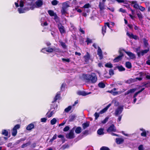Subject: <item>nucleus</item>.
Wrapping results in <instances>:
<instances>
[{
    "mask_svg": "<svg viewBox=\"0 0 150 150\" xmlns=\"http://www.w3.org/2000/svg\"><path fill=\"white\" fill-rule=\"evenodd\" d=\"M24 4L29 6V7H25L24 8H19L18 11L20 13H25L26 11H28L30 9H33L31 6L33 4V1L30 0H21L20 2L19 6L21 7H23Z\"/></svg>",
    "mask_w": 150,
    "mask_h": 150,
    "instance_id": "obj_1",
    "label": "nucleus"
},
{
    "mask_svg": "<svg viewBox=\"0 0 150 150\" xmlns=\"http://www.w3.org/2000/svg\"><path fill=\"white\" fill-rule=\"evenodd\" d=\"M83 77L84 79L92 83H95L97 80V77L94 73H92L91 74H83Z\"/></svg>",
    "mask_w": 150,
    "mask_h": 150,
    "instance_id": "obj_2",
    "label": "nucleus"
},
{
    "mask_svg": "<svg viewBox=\"0 0 150 150\" xmlns=\"http://www.w3.org/2000/svg\"><path fill=\"white\" fill-rule=\"evenodd\" d=\"M122 51H124L131 59H134L135 58V54L132 52L126 51L124 49H123L122 50H120L119 51L120 54V55L115 58L113 60L115 62H118L121 59L122 57L123 56V54L122 52Z\"/></svg>",
    "mask_w": 150,
    "mask_h": 150,
    "instance_id": "obj_3",
    "label": "nucleus"
},
{
    "mask_svg": "<svg viewBox=\"0 0 150 150\" xmlns=\"http://www.w3.org/2000/svg\"><path fill=\"white\" fill-rule=\"evenodd\" d=\"M123 106H119L116 109L115 112V115L116 116H118L122 112L123 110Z\"/></svg>",
    "mask_w": 150,
    "mask_h": 150,
    "instance_id": "obj_4",
    "label": "nucleus"
},
{
    "mask_svg": "<svg viewBox=\"0 0 150 150\" xmlns=\"http://www.w3.org/2000/svg\"><path fill=\"white\" fill-rule=\"evenodd\" d=\"M106 0H102L99 2L98 5L100 10L102 11L105 9V3Z\"/></svg>",
    "mask_w": 150,
    "mask_h": 150,
    "instance_id": "obj_5",
    "label": "nucleus"
},
{
    "mask_svg": "<svg viewBox=\"0 0 150 150\" xmlns=\"http://www.w3.org/2000/svg\"><path fill=\"white\" fill-rule=\"evenodd\" d=\"M74 130L72 129L71 130L69 133L66 134V137L69 139H71L74 138Z\"/></svg>",
    "mask_w": 150,
    "mask_h": 150,
    "instance_id": "obj_6",
    "label": "nucleus"
},
{
    "mask_svg": "<svg viewBox=\"0 0 150 150\" xmlns=\"http://www.w3.org/2000/svg\"><path fill=\"white\" fill-rule=\"evenodd\" d=\"M58 26L59 30L61 34H62L66 33V30H65V28L64 26H63L61 24H59L58 25Z\"/></svg>",
    "mask_w": 150,
    "mask_h": 150,
    "instance_id": "obj_7",
    "label": "nucleus"
},
{
    "mask_svg": "<svg viewBox=\"0 0 150 150\" xmlns=\"http://www.w3.org/2000/svg\"><path fill=\"white\" fill-rule=\"evenodd\" d=\"M20 127V126L19 125H17L14 127L13 129L12 135L13 136H15L17 133V129Z\"/></svg>",
    "mask_w": 150,
    "mask_h": 150,
    "instance_id": "obj_8",
    "label": "nucleus"
},
{
    "mask_svg": "<svg viewBox=\"0 0 150 150\" xmlns=\"http://www.w3.org/2000/svg\"><path fill=\"white\" fill-rule=\"evenodd\" d=\"M107 131L108 132H115L116 131V129L114 125H112L108 128Z\"/></svg>",
    "mask_w": 150,
    "mask_h": 150,
    "instance_id": "obj_9",
    "label": "nucleus"
},
{
    "mask_svg": "<svg viewBox=\"0 0 150 150\" xmlns=\"http://www.w3.org/2000/svg\"><path fill=\"white\" fill-rule=\"evenodd\" d=\"M52 107L51 110H53L51 112H50V114L47 113V117L49 118L52 116V115L55 112V110L57 109V105H56L55 107L53 108Z\"/></svg>",
    "mask_w": 150,
    "mask_h": 150,
    "instance_id": "obj_10",
    "label": "nucleus"
},
{
    "mask_svg": "<svg viewBox=\"0 0 150 150\" xmlns=\"http://www.w3.org/2000/svg\"><path fill=\"white\" fill-rule=\"evenodd\" d=\"M46 50V51L49 52H52L54 51V47L51 48V47H48L47 48H43L41 50V52H44V51H43L44 50Z\"/></svg>",
    "mask_w": 150,
    "mask_h": 150,
    "instance_id": "obj_11",
    "label": "nucleus"
},
{
    "mask_svg": "<svg viewBox=\"0 0 150 150\" xmlns=\"http://www.w3.org/2000/svg\"><path fill=\"white\" fill-rule=\"evenodd\" d=\"M98 48L97 54L100 57V59H102L103 57L102 50L100 47H98Z\"/></svg>",
    "mask_w": 150,
    "mask_h": 150,
    "instance_id": "obj_12",
    "label": "nucleus"
},
{
    "mask_svg": "<svg viewBox=\"0 0 150 150\" xmlns=\"http://www.w3.org/2000/svg\"><path fill=\"white\" fill-rule=\"evenodd\" d=\"M111 104H109L105 108L101 110L99 112V114H102L105 112L111 106Z\"/></svg>",
    "mask_w": 150,
    "mask_h": 150,
    "instance_id": "obj_13",
    "label": "nucleus"
},
{
    "mask_svg": "<svg viewBox=\"0 0 150 150\" xmlns=\"http://www.w3.org/2000/svg\"><path fill=\"white\" fill-rule=\"evenodd\" d=\"M148 51V50H142L140 52H138V55L139 57H140L141 55L143 56Z\"/></svg>",
    "mask_w": 150,
    "mask_h": 150,
    "instance_id": "obj_14",
    "label": "nucleus"
},
{
    "mask_svg": "<svg viewBox=\"0 0 150 150\" xmlns=\"http://www.w3.org/2000/svg\"><path fill=\"white\" fill-rule=\"evenodd\" d=\"M124 141V139L121 138H117L116 139V142L118 144H122Z\"/></svg>",
    "mask_w": 150,
    "mask_h": 150,
    "instance_id": "obj_15",
    "label": "nucleus"
},
{
    "mask_svg": "<svg viewBox=\"0 0 150 150\" xmlns=\"http://www.w3.org/2000/svg\"><path fill=\"white\" fill-rule=\"evenodd\" d=\"M43 4V1L42 0H38L35 2L36 7H41Z\"/></svg>",
    "mask_w": 150,
    "mask_h": 150,
    "instance_id": "obj_16",
    "label": "nucleus"
},
{
    "mask_svg": "<svg viewBox=\"0 0 150 150\" xmlns=\"http://www.w3.org/2000/svg\"><path fill=\"white\" fill-rule=\"evenodd\" d=\"M127 35L131 38H132L135 40L138 38V37L137 36L134 35L132 33L130 34L128 32L127 33Z\"/></svg>",
    "mask_w": 150,
    "mask_h": 150,
    "instance_id": "obj_17",
    "label": "nucleus"
},
{
    "mask_svg": "<svg viewBox=\"0 0 150 150\" xmlns=\"http://www.w3.org/2000/svg\"><path fill=\"white\" fill-rule=\"evenodd\" d=\"M90 55L89 53L87 52L85 55L84 56V60L86 62H87L90 58Z\"/></svg>",
    "mask_w": 150,
    "mask_h": 150,
    "instance_id": "obj_18",
    "label": "nucleus"
},
{
    "mask_svg": "<svg viewBox=\"0 0 150 150\" xmlns=\"http://www.w3.org/2000/svg\"><path fill=\"white\" fill-rule=\"evenodd\" d=\"M136 90V89L135 88H133L129 90L125 93V95L126 96L130 93H133Z\"/></svg>",
    "mask_w": 150,
    "mask_h": 150,
    "instance_id": "obj_19",
    "label": "nucleus"
},
{
    "mask_svg": "<svg viewBox=\"0 0 150 150\" xmlns=\"http://www.w3.org/2000/svg\"><path fill=\"white\" fill-rule=\"evenodd\" d=\"M131 4L133 5L134 7L136 9H139V6L137 3V2L134 1H132L131 3Z\"/></svg>",
    "mask_w": 150,
    "mask_h": 150,
    "instance_id": "obj_20",
    "label": "nucleus"
},
{
    "mask_svg": "<svg viewBox=\"0 0 150 150\" xmlns=\"http://www.w3.org/2000/svg\"><path fill=\"white\" fill-rule=\"evenodd\" d=\"M90 122H87L86 123H84L82 125V126L83 129H85L89 126Z\"/></svg>",
    "mask_w": 150,
    "mask_h": 150,
    "instance_id": "obj_21",
    "label": "nucleus"
},
{
    "mask_svg": "<svg viewBox=\"0 0 150 150\" xmlns=\"http://www.w3.org/2000/svg\"><path fill=\"white\" fill-rule=\"evenodd\" d=\"M69 3L68 1L62 4V7L67 9L68 7H69Z\"/></svg>",
    "mask_w": 150,
    "mask_h": 150,
    "instance_id": "obj_22",
    "label": "nucleus"
},
{
    "mask_svg": "<svg viewBox=\"0 0 150 150\" xmlns=\"http://www.w3.org/2000/svg\"><path fill=\"white\" fill-rule=\"evenodd\" d=\"M91 93V92L86 93L84 91H79L78 92V94L83 96H86Z\"/></svg>",
    "mask_w": 150,
    "mask_h": 150,
    "instance_id": "obj_23",
    "label": "nucleus"
},
{
    "mask_svg": "<svg viewBox=\"0 0 150 150\" xmlns=\"http://www.w3.org/2000/svg\"><path fill=\"white\" fill-rule=\"evenodd\" d=\"M34 127V125L33 124L31 123L28 126L26 127V129L28 130H31Z\"/></svg>",
    "mask_w": 150,
    "mask_h": 150,
    "instance_id": "obj_24",
    "label": "nucleus"
},
{
    "mask_svg": "<svg viewBox=\"0 0 150 150\" xmlns=\"http://www.w3.org/2000/svg\"><path fill=\"white\" fill-rule=\"evenodd\" d=\"M59 42L60 43L61 45L64 49H65L67 48V46L65 43L62 42L61 40H59Z\"/></svg>",
    "mask_w": 150,
    "mask_h": 150,
    "instance_id": "obj_25",
    "label": "nucleus"
},
{
    "mask_svg": "<svg viewBox=\"0 0 150 150\" xmlns=\"http://www.w3.org/2000/svg\"><path fill=\"white\" fill-rule=\"evenodd\" d=\"M81 132V128L80 127H77L75 130V132L78 134L80 133Z\"/></svg>",
    "mask_w": 150,
    "mask_h": 150,
    "instance_id": "obj_26",
    "label": "nucleus"
},
{
    "mask_svg": "<svg viewBox=\"0 0 150 150\" xmlns=\"http://www.w3.org/2000/svg\"><path fill=\"white\" fill-rule=\"evenodd\" d=\"M60 93L59 92H58L57 93V94L54 98V100L52 102L53 103L55 102L60 97Z\"/></svg>",
    "mask_w": 150,
    "mask_h": 150,
    "instance_id": "obj_27",
    "label": "nucleus"
},
{
    "mask_svg": "<svg viewBox=\"0 0 150 150\" xmlns=\"http://www.w3.org/2000/svg\"><path fill=\"white\" fill-rule=\"evenodd\" d=\"M48 12L49 14L51 16H54L55 15H56V14L52 10H49Z\"/></svg>",
    "mask_w": 150,
    "mask_h": 150,
    "instance_id": "obj_28",
    "label": "nucleus"
},
{
    "mask_svg": "<svg viewBox=\"0 0 150 150\" xmlns=\"http://www.w3.org/2000/svg\"><path fill=\"white\" fill-rule=\"evenodd\" d=\"M104 129L102 128H100L97 131V132L98 134L99 135H102L104 134L103 132Z\"/></svg>",
    "mask_w": 150,
    "mask_h": 150,
    "instance_id": "obj_29",
    "label": "nucleus"
},
{
    "mask_svg": "<svg viewBox=\"0 0 150 150\" xmlns=\"http://www.w3.org/2000/svg\"><path fill=\"white\" fill-rule=\"evenodd\" d=\"M106 26L105 25L104 26H103L102 27V33L103 36L106 33Z\"/></svg>",
    "mask_w": 150,
    "mask_h": 150,
    "instance_id": "obj_30",
    "label": "nucleus"
},
{
    "mask_svg": "<svg viewBox=\"0 0 150 150\" xmlns=\"http://www.w3.org/2000/svg\"><path fill=\"white\" fill-rule=\"evenodd\" d=\"M56 53H61L62 52L61 50L59 48H56L55 47H54V51Z\"/></svg>",
    "mask_w": 150,
    "mask_h": 150,
    "instance_id": "obj_31",
    "label": "nucleus"
},
{
    "mask_svg": "<svg viewBox=\"0 0 150 150\" xmlns=\"http://www.w3.org/2000/svg\"><path fill=\"white\" fill-rule=\"evenodd\" d=\"M61 12L62 14H65L67 13V9L62 7Z\"/></svg>",
    "mask_w": 150,
    "mask_h": 150,
    "instance_id": "obj_32",
    "label": "nucleus"
},
{
    "mask_svg": "<svg viewBox=\"0 0 150 150\" xmlns=\"http://www.w3.org/2000/svg\"><path fill=\"white\" fill-rule=\"evenodd\" d=\"M125 65L126 67L129 69L130 68L132 67L131 63L129 62H126Z\"/></svg>",
    "mask_w": 150,
    "mask_h": 150,
    "instance_id": "obj_33",
    "label": "nucleus"
},
{
    "mask_svg": "<svg viewBox=\"0 0 150 150\" xmlns=\"http://www.w3.org/2000/svg\"><path fill=\"white\" fill-rule=\"evenodd\" d=\"M2 134L5 136H7L8 135V132L6 130H3L2 131Z\"/></svg>",
    "mask_w": 150,
    "mask_h": 150,
    "instance_id": "obj_34",
    "label": "nucleus"
},
{
    "mask_svg": "<svg viewBox=\"0 0 150 150\" xmlns=\"http://www.w3.org/2000/svg\"><path fill=\"white\" fill-rule=\"evenodd\" d=\"M98 86L99 87L102 88H104L105 86V84L102 82L99 83L98 84Z\"/></svg>",
    "mask_w": 150,
    "mask_h": 150,
    "instance_id": "obj_35",
    "label": "nucleus"
},
{
    "mask_svg": "<svg viewBox=\"0 0 150 150\" xmlns=\"http://www.w3.org/2000/svg\"><path fill=\"white\" fill-rule=\"evenodd\" d=\"M57 122V120L55 118H53L50 121L51 124L52 125L55 124Z\"/></svg>",
    "mask_w": 150,
    "mask_h": 150,
    "instance_id": "obj_36",
    "label": "nucleus"
},
{
    "mask_svg": "<svg viewBox=\"0 0 150 150\" xmlns=\"http://www.w3.org/2000/svg\"><path fill=\"white\" fill-rule=\"evenodd\" d=\"M58 3L59 1L56 0H53L51 2L52 4L54 6L56 5Z\"/></svg>",
    "mask_w": 150,
    "mask_h": 150,
    "instance_id": "obj_37",
    "label": "nucleus"
},
{
    "mask_svg": "<svg viewBox=\"0 0 150 150\" xmlns=\"http://www.w3.org/2000/svg\"><path fill=\"white\" fill-rule=\"evenodd\" d=\"M71 108L72 106H69L65 109L64 111L66 112H68L71 110Z\"/></svg>",
    "mask_w": 150,
    "mask_h": 150,
    "instance_id": "obj_38",
    "label": "nucleus"
},
{
    "mask_svg": "<svg viewBox=\"0 0 150 150\" xmlns=\"http://www.w3.org/2000/svg\"><path fill=\"white\" fill-rule=\"evenodd\" d=\"M105 67L109 68L112 67V65L110 63H109L106 64L105 65Z\"/></svg>",
    "mask_w": 150,
    "mask_h": 150,
    "instance_id": "obj_39",
    "label": "nucleus"
},
{
    "mask_svg": "<svg viewBox=\"0 0 150 150\" xmlns=\"http://www.w3.org/2000/svg\"><path fill=\"white\" fill-rule=\"evenodd\" d=\"M117 68L120 71H123L125 70V68L122 66H118Z\"/></svg>",
    "mask_w": 150,
    "mask_h": 150,
    "instance_id": "obj_40",
    "label": "nucleus"
},
{
    "mask_svg": "<svg viewBox=\"0 0 150 150\" xmlns=\"http://www.w3.org/2000/svg\"><path fill=\"white\" fill-rule=\"evenodd\" d=\"M135 81V80L134 79H131L127 81L126 82L127 83H132L134 82Z\"/></svg>",
    "mask_w": 150,
    "mask_h": 150,
    "instance_id": "obj_41",
    "label": "nucleus"
},
{
    "mask_svg": "<svg viewBox=\"0 0 150 150\" xmlns=\"http://www.w3.org/2000/svg\"><path fill=\"white\" fill-rule=\"evenodd\" d=\"M129 2L131 3V1H130L128 0H121V3H123L125 4H127Z\"/></svg>",
    "mask_w": 150,
    "mask_h": 150,
    "instance_id": "obj_42",
    "label": "nucleus"
},
{
    "mask_svg": "<svg viewBox=\"0 0 150 150\" xmlns=\"http://www.w3.org/2000/svg\"><path fill=\"white\" fill-rule=\"evenodd\" d=\"M121 92H118L115 91H113L112 95L114 96L118 94L121 93Z\"/></svg>",
    "mask_w": 150,
    "mask_h": 150,
    "instance_id": "obj_43",
    "label": "nucleus"
},
{
    "mask_svg": "<svg viewBox=\"0 0 150 150\" xmlns=\"http://www.w3.org/2000/svg\"><path fill=\"white\" fill-rule=\"evenodd\" d=\"M57 135L56 134H55L53 136L52 138L50 140V142H52L54 140L56 139L57 138Z\"/></svg>",
    "mask_w": 150,
    "mask_h": 150,
    "instance_id": "obj_44",
    "label": "nucleus"
},
{
    "mask_svg": "<svg viewBox=\"0 0 150 150\" xmlns=\"http://www.w3.org/2000/svg\"><path fill=\"white\" fill-rule=\"evenodd\" d=\"M100 149V150H110L108 147L106 146H102Z\"/></svg>",
    "mask_w": 150,
    "mask_h": 150,
    "instance_id": "obj_45",
    "label": "nucleus"
},
{
    "mask_svg": "<svg viewBox=\"0 0 150 150\" xmlns=\"http://www.w3.org/2000/svg\"><path fill=\"white\" fill-rule=\"evenodd\" d=\"M75 115H71L69 118V120L70 121H73L75 118Z\"/></svg>",
    "mask_w": 150,
    "mask_h": 150,
    "instance_id": "obj_46",
    "label": "nucleus"
},
{
    "mask_svg": "<svg viewBox=\"0 0 150 150\" xmlns=\"http://www.w3.org/2000/svg\"><path fill=\"white\" fill-rule=\"evenodd\" d=\"M25 140V139L24 138L21 139H20L17 141L16 143V144H19L22 141H24Z\"/></svg>",
    "mask_w": 150,
    "mask_h": 150,
    "instance_id": "obj_47",
    "label": "nucleus"
},
{
    "mask_svg": "<svg viewBox=\"0 0 150 150\" xmlns=\"http://www.w3.org/2000/svg\"><path fill=\"white\" fill-rule=\"evenodd\" d=\"M86 42H87V44L88 45L90 43H92V41L91 40L89 39V38H87Z\"/></svg>",
    "mask_w": 150,
    "mask_h": 150,
    "instance_id": "obj_48",
    "label": "nucleus"
},
{
    "mask_svg": "<svg viewBox=\"0 0 150 150\" xmlns=\"http://www.w3.org/2000/svg\"><path fill=\"white\" fill-rule=\"evenodd\" d=\"M83 7L84 8H88L91 7V6L88 3L85 4Z\"/></svg>",
    "mask_w": 150,
    "mask_h": 150,
    "instance_id": "obj_49",
    "label": "nucleus"
},
{
    "mask_svg": "<svg viewBox=\"0 0 150 150\" xmlns=\"http://www.w3.org/2000/svg\"><path fill=\"white\" fill-rule=\"evenodd\" d=\"M54 19L56 22L59 21V17L57 16V14L54 16Z\"/></svg>",
    "mask_w": 150,
    "mask_h": 150,
    "instance_id": "obj_50",
    "label": "nucleus"
},
{
    "mask_svg": "<svg viewBox=\"0 0 150 150\" xmlns=\"http://www.w3.org/2000/svg\"><path fill=\"white\" fill-rule=\"evenodd\" d=\"M117 88H115L113 89H112L111 90L108 91L107 92H108L112 94L113 91H115L117 90Z\"/></svg>",
    "mask_w": 150,
    "mask_h": 150,
    "instance_id": "obj_51",
    "label": "nucleus"
},
{
    "mask_svg": "<svg viewBox=\"0 0 150 150\" xmlns=\"http://www.w3.org/2000/svg\"><path fill=\"white\" fill-rule=\"evenodd\" d=\"M30 145V143H27L26 144H24L22 145L21 147L23 148H25V147L27 146L28 145Z\"/></svg>",
    "mask_w": 150,
    "mask_h": 150,
    "instance_id": "obj_52",
    "label": "nucleus"
},
{
    "mask_svg": "<svg viewBox=\"0 0 150 150\" xmlns=\"http://www.w3.org/2000/svg\"><path fill=\"white\" fill-rule=\"evenodd\" d=\"M108 117H106L104 120L102 121V123L103 124L105 123L108 120Z\"/></svg>",
    "mask_w": 150,
    "mask_h": 150,
    "instance_id": "obj_53",
    "label": "nucleus"
},
{
    "mask_svg": "<svg viewBox=\"0 0 150 150\" xmlns=\"http://www.w3.org/2000/svg\"><path fill=\"white\" fill-rule=\"evenodd\" d=\"M139 9L142 11H143L145 10V8L141 6H139Z\"/></svg>",
    "mask_w": 150,
    "mask_h": 150,
    "instance_id": "obj_54",
    "label": "nucleus"
},
{
    "mask_svg": "<svg viewBox=\"0 0 150 150\" xmlns=\"http://www.w3.org/2000/svg\"><path fill=\"white\" fill-rule=\"evenodd\" d=\"M139 150H144V148L142 145H140L138 147Z\"/></svg>",
    "mask_w": 150,
    "mask_h": 150,
    "instance_id": "obj_55",
    "label": "nucleus"
},
{
    "mask_svg": "<svg viewBox=\"0 0 150 150\" xmlns=\"http://www.w3.org/2000/svg\"><path fill=\"white\" fill-rule=\"evenodd\" d=\"M137 16L140 19H141L142 18V16L141 13H138L137 14Z\"/></svg>",
    "mask_w": 150,
    "mask_h": 150,
    "instance_id": "obj_56",
    "label": "nucleus"
},
{
    "mask_svg": "<svg viewBox=\"0 0 150 150\" xmlns=\"http://www.w3.org/2000/svg\"><path fill=\"white\" fill-rule=\"evenodd\" d=\"M109 74L110 76L113 75L114 74L113 71L112 69H110L109 71Z\"/></svg>",
    "mask_w": 150,
    "mask_h": 150,
    "instance_id": "obj_57",
    "label": "nucleus"
},
{
    "mask_svg": "<svg viewBox=\"0 0 150 150\" xmlns=\"http://www.w3.org/2000/svg\"><path fill=\"white\" fill-rule=\"evenodd\" d=\"M69 129V127L68 126H66L63 129L64 132H66L68 131Z\"/></svg>",
    "mask_w": 150,
    "mask_h": 150,
    "instance_id": "obj_58",
    "label": "nucleus"
},
{
    "mask_svg": "<svg viewBox=\"0 0 150 150\" xmlns=\"http://www.w3.org/2000/svg\"><path fill=\"white\" fill-rule=\"evenodd\" d=\"M99 114L97 112H96L94 114V116L95 117V119H97L99 116Z\"/></svg>",
    "mask_w": 150,
    "mask_h": 150,
    "instance_id": "obj_59",
    "label": "nucleus"
},
{
    "mask_svg": "<svg viewBox=\"0 0 150 150\" xmlns=\"http://www.w3.org/2000/svg\"><path fill=\"white\" fill-rule=\"evenodd\" d=\"M62 61L63 62H70V60L69 59H64V58H62Z\"/></svg>",
    "mask_w": 150,
    "mask_h": 150,
    "instance_id": "obj_60",
    "label": "nucleus"
},
{
    "mask_svg": "<svg viewBox=\"0 0 150 150\" xmlns=\"http://www.w3.org/2000/svg\"><path fill=\"white\" fill-rule=\"evenodd\" d=\"M119 11L120 12L123 13H125L126 12V10L123 8H120L119 10Z\"/></svg>",
    "mask_w": 150,
    "mask_h": 150,
    "instance_id": "obj_61",
    "label": "nucleus"
},
{
    "mask_svg": "<svg viewBox=\"0 0 150 150\" xmlns=\"http://www.w3.org/2000/svg\"><path fill=\"white\" fill-rule=\"evenodd\" d=\"M141 135L142 136L144 137H146V132L144 131L143 132H142L141 134Z\"/></svg>",
    "mask_w": 150,
    "mask_h": 150,
    "instance_id": "obj_62",
    "label": "nucleus"
},
{
    "mask_svg": "<svg viewBox=\"0 0 150 150\" xmlns=\"http://www.w3.org/2000/svg\"><path fill=\"white\" fill-rule=\"evenodd\" d=\"M122 115H118V119H117V121L118 122H120L121 121V118L122 117Z\"/></svg>",
    "mask_w": 150,
    "mask_h": 150,
    "instance_id": "obj_63",
    "label": "nucleus"
},
{
    "mask_svg": "<svg viewBox=\"0 0 150 150\" xmlns=\"http://www.w3.org/2000/svg\"><path fill=\"white\" fill-rule=\"evenodd\" d=\"M146 63L147 64L150 65V55L149 57L148 58V60L146 61Z\"/></svg>",
    "mask_w": 150,
    "mask_h": 150,
    "instance_id": "obj_64",
    "label": "nucleus"
}]
</instances>
